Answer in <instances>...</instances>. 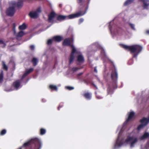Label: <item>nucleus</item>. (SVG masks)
Returning a JSON list of instances; mask_svg holds the SVG:
<instances>
[{
	"label": "nucleus",
	"instance_id": "obj_31",
	"mask_svg": "<svg viewBox=\"0 0 149 149\" xmlns=\"http://www.w3.org/2000/svg\"><path fill=\"white\" fill-rule=\"evenodd\" d=\"M84 20V19L83 18H81L79 19V24H81V22H82Z\"/></svg>",
	"mask_w": 149,
	"mask_h": 149
},
{
	"label": "nucleus",
	"instance_id": "obj_20",
	"mask_svg": "<svg viewBox=\"0 0 149 149\" xmlns=\"http://www.w3.org/2000/svg\"><path fill=\"white\" fill-rule=\"evenodd\" d=\"M32 61L33 65L35 66L36 65L38 62V60L37 58H33Z\"/></svg>",
	"mask_w": 149,
	"mask_h": 149
},
{
	"label": "nucleus",
	"instance_id": "obj_12",
	"mask_svg": "<svg viewBox=\"0 0 149 149\" xmlns=\"http://www.w3.org/2000/svg\"><path fill=\"white\" fill-rule=\"evenodd\" d=\"M149 137V133L148 132H146L140 137V139L141 140H143Z\"/></svg>",
	"mask_w": 149,
	"mask_h": 149
},
{
	"label": "nucleus",
	"instance_id": "obj_27",
	"mask_svg": "<svg viewBox=\"0 0 149 149\" xmlns=\"http://www.w3.org/2000/svg\"><path fill=\"white\" fill-rule=\"evenodd\" d=\"M130 25L131 27V28L132 29L134 30L135 29V28H134V24H130Z\"/></svg>",
	"mask_w": 149,
	"mask_h": 149
},
{
	"label": "nucleus",
	"instance_id": "obj_39",
	"mask_svg": "<svg viewBox=\"0 0 149 149\" xmlns=\"http://www.w3.org/2000/svg\"><path fill=\"white\" fill-rule=\"evenodd\" d=\"M146 32L148 34H149V30H147L146 31Z\"/></svg>",
	"mask_w": 149,
	"mask_h": 149
},
{
	"label": "nucleus",
	"instance_id": "obj_22",
	"mask_svg": "<svg viewBox=\"0 0 149 149\" xmlns=\"http://www.w3.org/2000/svg\"><path fill=\"white\" fill-rule=\"evenodd\" d=\"M5 43L2 40H0V47L3 48L5 47Z\"/></svg>",
	"mask_w": 149,
	"mask_h": 149
},
{
	"label": "nucleus",
	"instance_id": "obj_4",
	"mask_svg": "<svg viewBox=\"0 0 149 149\" xmlns=\"http://www.w3.org/2000/svg\"><path fill=\"white\" fill-rule=\"evenodd\" d=\"M73 40L72 38H68L65 39L63 42V45L65 46H70L72 48V52L70 58L69 60L70 63H71L74 59L75 53H78V52H77L74 46L72 45H71L72 42Z\"/></svg>",
	"mask_w": 149,
	"mask_h": 149
},
{
	"label": "nucleus",
	"instance_id": "obj_26",
	"mask_svg": "<svg viewBox=\"0 0 149 149\" xmlns=\"http://www.w3.org/2000/svg\"><path fill=\"white\" fill-rule=\"evenodd\" d=\"M65 88L70 90H72L74 88V87L70 86H66L65 87Z\"/></svg>",
	"mask_w": 149,
	"mask_h": 149
},
{
	"label": "nucleus",
	"instance_id": "obj_37",
	"mask_svg": "<svg viewBox=\"0 0 149 149\" xmlns=\"http://www.w3.org/2000/svg\"><path fill=\"white\" fill-rule=\"evenodd\" d=\"M83 72H81L80 73L78 74V76H80V75H82V74H83Z\"/></svg>",
	"mask_w": 149,
	"mask_h": 149
},
{
	"label": "nucleus",
	"instance_id": "obj_16",
	"mask_svg": "<svg viewBox=\"0 0 149 149\" xmlns=\"http://www.w3.org/2000/svg\"><path fill=\"white\" fill-rule=\"evenodd\" d=\"M118 77L117 74L116 72H113L111 74V78L113 79H117Z\"/></svg>",
	"mask_w": 149,
	"mask_h": 149
},
{
	"label": "nucleus",
	"instance_id": "obj_23",
	"mask_svg": "<svg viewBox=\"0 0 149 149\" xmlns=\"http://www.w3.org/2000/svg\"><path fill=\"white\" fill-rule=\"evenodd\" d=\"M2 66L3 69L6 70H8V67L6 65L5 62L4 61H2Z\"/></svg>",
	"mask_w": 149,
	"mask_h": 149
},
{
	"label": "nucleus",
	"instance_id": "obj_18",
	"mask_svg": "<svg viewBox=\"0 0 149 149\" xmlns=\"http://www.w3.org/2000/svg\"><path fill=\"white\" fill-rule=\"evenodd\" d=\"M49 88L52 90L57 91V88L56 86L50 85L49 86Z\"/></svg>",
	"mask_w": 149,
	"mask_h": 149
},
{
	"label": "nucleus",
	"instance_id": "obj_28",
	"mask_svg": "<svg viewBox=\"0 0 149 149\" xmlns=\"http://www.w3.org/2000/svg\"><path fill=\"white\" fill-rule=\"evenodd\" d=\"M146 146V149H149V141L147 142Z\"/></svg>",
	"mask_w": 149,
	"mask_h": 149
},
{
	"label": "nucleus",
	"instance_id": "obj_5",
	"mask_svg": "<svg viewBox=\"0 0 149 149\" xmlns=\"http://www.w3.org/2000/svg\"><path fill=\"white\" fill-rule=\"evenodd\" d=\"M122 47L125 49L130 50L131 53H133V57H136L138 54L141 51L142 47L139 45H134L132 46H128L122 45Z\"/></svg>",
	"mask_w": 149,
	"mask_h": 149
},
{
	"label": "nucleus",
	"instance_id": "obj_35",
	"mask_svg": "<svg viewBox=\"0 0 149 149\" xmlns=\"http://www.w3.org/2000/svg\"><path fill=\"white\" fill-rule=\"evenodd\" d=\"M96 97H97V98L99 99H101L102 98L101 97L98 96V95H97Z\"/></svg>",
	"mask_w": 149,
	"mask_h": 149
},
{
	"label": "nucleus",
	"instance_id": "obj_36",
	"mask_svg": "<svg viewBox=\"0 0 149 149\" xmlns=\"http://www.w3.org/2000/svg\"><path fill=\"white\" fill-rule=\"evenodd\" d=\"M82 1V0H77V2L78 3H81Z\"/></svg>",
	"mask_w": 149,
	"mask_h": 149
},
{
	"label": "nucleus",
	"instance_id": "obj_6",
	"mask_svg": "<svg viewBox=\"0 0 149 149\" xmlns=\"http://www.w3.org/2000/svg\"><path fill=\"white\" fill-rule=\"evenodd\" d=\"M86 12L83 13L82 12H80L67 16L60 15L58 16L57 19L59 21H61L66 19H72L83 15Z\"/></svg>",
	"mask_w": 149,
	"mask_h": 149
},
{
	"label": "nucleus",
	"instance_id": "obj_19",
	"mask_svg": "<svg viewBox=\"0 0 149 149\" xmlns=\"http://www.w3.org/2000/svg\"><path fill=\"white\" fill-rule=\"evenodd\" d=\"M24 34V33L23 31H20L19 32L17 35V38H18L19 37H21L23 36Z\"/></svg>",
	"mask_w": 149,
	"mask_h": 149
},
{
	"label": "nucleus",
	"instance_id": "obj_41",
	"mask_svg": "<svg viewBox=\"0 0 149 149\" xmlns=\"http://www.w3.org/2000/svg\"><path fill=\"white\" fill-rule=\"evenodd\" d=\"M13 90V89H10V90H8V91H12Z\"/></svg>",
	"mask_w": 149,
	"mask_h": 149
},
{
	"label": "nucleus",
	"instance_id": "obj_9",
	"mask_svg": "<svg viewBox=\"0 0 149 149\" xmlns=\"http://www.w3.org/2000/svg\"><path fill=\"white\" fill-rule=\"evenodd\" d=\"M55 13L54 12H52L48 16V20L50 22H53V20L54 17L55 16Z\"/></svg>",
	"mask_w": 149,
	"mask_h": 149
},
{
	"label": "nucleus",
	"instance_id": "obj_29",
	"mask_svg": "<svg viewBox=\"0 0 149 149\" xmlns=\"http://www.w3.org/2000/svg\"><path fill=\"white\" fill-rule=\"evenodd\" d=\"M79 68L77 67H74L72 68V70L74 71H76L79 70Z\"/></svg>",
	"mask_w": 149,
	"mask_h": 149
},
{
	"label": "nucleus",
	"instance_id": "obj_10",
	"mask_svg": "<svg viewBox=\"0 0 149 149\" xmlns=\"http://www.w3.org/2000/svg\"><path fill=\"white\" fill-rule=\"evenodd\" d=\"M77 61L80 63H82L84 62V59L83 56L81 54H79L77 57Z\"/></svg>",
	"mask_w": 149,
	"mask_h": 149
},
{
	"label": "nucleus",
	"instance_id": "obj_8",
	"mask_svg": "<svg viewBox=\"0 0 149 149\" xmlns=\"http://www.w3.org/2000/svg\"><path fill=\"white\" fill-rule=\"evenodd\" d=\"M128 118L127 119L126 121L124 123L123 125V126L122 128L121 129V130H125V128H124L125 126L126 125L127 123L134 116V113L133 111L130 112H129L128 113Z\"/></svg>",
	"mask_w": 149,
	"mask_h": 149
},
{
	"label": "nucleus",
	"instance_id": "obj_13",
	"mask_svg": "<svg viewBox=\"0 0 149 149\" xmlns=\"http://www.w3.org/2000/svg\"><path fill=\"white\" fill-rule=\"evenodd\" d=\"M33 70V69L32 68H31L29 70H26L25 72L23 75L22 78H23L25 77L28 74L31 72Z\"/></svg>",
	"mask_w": 149,
	"mask_h": 149
},
{
	"label": "nucleus",
	"instance_id": "obj_21",
	"mask_svg": "<svg viewBox=\"0 0 149 149\" xmlns=\"http://www.w3.org/2000/svg\"><path fill=\"white\" fill-rule=\"evenodd\" d=\"M145 126V125L141 123V124L139 125L138 126V127L137 128V129L138 130H142L143 128Z\"/></svg>",
	"mask_w": 149,
	"mask_h": 149
},
{
	"label": "nucleus",
	"instance_id": "obj_1",
	"mask_svg": "<svg viewBox=\"0 0 149 149\" xmlns=\"http://www.w3.org/2000/svg\"><path fill=\"white\" fill-rule=\"evenodd\" d=\"M41 143L40 140L37 138L31 139L25 143L21 147L22 149H27L32 147V149H40Z\"/></svg>",
	"mask_w": 149,
	"mask_h": 149
},
{
	"label": "nucleus",
	"instance_id": "obj_43",
	"mask_svg": "<svg viewBox=\"0 0 149 149\" xmlns=\"http://www.w3.org/2000/svg\"><path fill=\"white\" fill-rule=\"evenodd\" d=\"M60 7H61V5H60Z\"/></svg>",
	"mask_w": 149,
	"mask_h": 149
},
{
	"label": "nucleus",
	"instance_id": "obj_32",
	"mask_svg": "<svg viewBox=\"0 0 149 149\" xmlns=\"http://www.w3.org/2000/svg\"><path fill=\"white\" fill-rule=\"evenodd\" d=\"M46 131H40V134L42 135L44 134L45 132Z\"/></svg>",
	"mask_w": 149,
	"mask_h": 149
},
{
	"label": "nucleus",
	"instance_id": "obj_40",
	"mask_svg": "<svg viewBox=\"0 0 149 149\" xmlns=\"http://www.w3.org/2000/svg\"><path fill=\"white\" fill-rule=\"evenodd\" d=\"M40 130H41V131H42V130H45L43 129V128H42L40 129Z\"/></svg>",
	"mask_w": 149,
	"mask_h": 149
},
{
	"label": "nucleus",
	"instance_id": "obj_33",
	"mask_svg": "<svg viewBox=\"0 0 149 149\" xmlns=\"http://www.w3.org/2000/svg\"><path fill=\"white\" fill-rule=\"evenodd\" d=\"M30 47L31 50H33L34 49V46L33 45H31L30 46Z\"/></svg>",
	"mask_w": 149,
	"mask_h": 149
},
{
	"label": "nucleus",
	"instance_id": "obj_30",
	"mask_svg": "<svg viewBox=\"0 0 149 149\" xmlns=\"http://www.w3.org/2000/svg\"><path fill=\"white\" fill-rule=\"evenodd\" d=\"M6 131H1L0 132V134L3 135L6 133Z\"/></svg>",
	"mask_w": 149,
	"mask_h": 149
},
{
	"label": "nucleus",
	"instance_id": "obj_15",
	"mask_svg": "<svg viewBox=\"0 0 149 149\" xmlns=\"http://www.w3.org/2000/svg\"><path fill=\"white\" fill-rule=\"evenodd\" d=\"M54 41L60 42L62 39V38L60 36H56L53 38Z\"/></svg>",
	"mask_w": 149,
	"mask_h": 149
},
{
	"label": "nucleus",
	"instance_id": "obj_42",
	"mask_svg": "<svg viewBox=\"0 0 149 149\" xmlns=\"http://www.w3.org/2000/svg\"><path fill=\"white\" fill-rule=\"evenodd\" d=\"M59 107H58V110H59Z\"/></svg>",
	"mask_w": 149,
	"mask_h": 149
},
{
	"label": "nucleus",
	"instance_id": "obj_34",
	"mask_svg": "<svg viewBox=\"0 0 149 149\" xmlns=\"http://www.w3.org/2000/svg\"><path fill=\"white\" fill-rule=\"evenodd\" d=\"M134 143H133V142H132L130 143V147H133L134 146Z\"/></svg>",
	"mask_w": 149,
	"mask_h": 149
},
{
	"label": "nucleus",
	"instance_id": "obj_11",
	"mask_svg": "<svg viewBox=\"0 0 149 149\" xmlns=\"http://www.w3.org/2000/svg\"><path fill=\"white\" fill-rule=\"evenodd\" d=\"M20 86V82L19 80L13 83V86L17 89Z\"/></svg>",
	"mask_w": 149,
	"mask_h": 149
},
{
	"label": "nucleus",
	"instance_id": "obj_3",
	"mask_svg": "<svg viewBox=\"0 0 149 149\" xmlns=\"http://www.w3.org/2000/svg\"><path fill=\"white\" fill-rule=\"evenodd\" d=\"M23 5L22 0H19L16 2L14 1L11 2L10 3V7L7 9L6 13L8 15L13 16L15 13V7H19Z\"/></svg>",
	"mask_w": 149,
	"mask_h": 149
},
{
	"label": "nucleus",
	"instance_id": "obj_7",
	"mask_svg": "<svg viewBox=\"0 0 149 149\" xmlns=\"http://www.w3.org/2000/svg\"><path fill=\"white\" fill-rule=\"evenodd\" d=\"M40 12V9L39 8L36 11L31 12L29 14V15L31 18H36L38 17L39 13Z\"/></svg>",
	"mask_w": 149,
	"mask_h": 149
},
{
	"label": "nucleus",
	"instance_id": "obj_14",
	"mask_svg": "<svg viewBox=\"0 0 149 149\" xmlns=\"http://www.w3.org/2000/svg\"><path fill=\"white\" fill-rule=\"evenodd\" d=\"M84 96L87 99L90 100L91 98V94L90 93H86L84 94Z\"/></svg>",
	"mask_w": 149,
	"mask_h": 149
},
{
	"label": "nucleus",
	"instance_id": "obj_2",
	"mask_svg": "<svg viewBox=\"0 0 149 149\" xmlns=\"http://www.w3.org/2000/svg\"><path fill=\"white\" fill-rule=\"evenodd\" d=\"M123 131H120L118 134V138L115 144V146L120 147L124 143H127L129 142L132 141L133 143H135L137 141L138 139L137 138H134L133 136H128L127 138L125 140L124 139H120V136L123 134Z\"/></svg>",
	"mask_w": 149,
	"mask_h": 149
},
{
	"label": "nucleus",
	"instance_id": "obj_25",
	"mask_svg": "<svg viewBox=\"0 0 149 149\" xmlns=\"http://www.w3.org/2000/svg\"><path fill=\"white\" fill-rule=\"evenodd\" d=\"M3 72L2 71L0 74V82H1L3 81Z\"/></svg>",
	"mask_w": 149,
	"mask_h": 149
},
{
	"label": "nucleus",
	"instance_id": "obj_17",
	"mask_svg": "<svg viewBox=\"0 0 149 149\" xmlns=\"http://www.w3.org/2000/svg\"><path fill=\"white\" fill-rule=\"evenodd\" d=\"M19 28L20 30H24L26 28V25L25 24L23 23L22 25L19 26Z\"/></svg>",
	"mask_w": 149,
	"mask_h": 149
},
{
	"label": "nucleus",
	"instance_id": "obj_38",
	"mask_svg": "<svg viewBox=\"0 0 149 149\" xmlns=\"http://www.w3.org/2000/svg\"><path fill=\"white\" fill-rule=\"evenodd\" d=\"M94 71H95V72H97V69H96V68H95V69H94Z\"/></svg>",
	"mask_w": 149,
	"mask_h": 149
},
{
	"label": "nucleus",
	"instance_id": "obj_24",
	"mask_svg": "<svg viewBox=\"0 0 149 149\" xmlns=\"http://www.w3.org/2000/svg\"><path fill=\"white\" fill-rule=\"evenodd\" d=\"M54 40L53 38L52 39H50L48 40L47 42V44L48 45H49L51 44L54 41Z\"/></svg>",
	"mask_w": 149,
	"mask_h": 149
}]
</instances>
